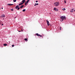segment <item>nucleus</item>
<instances>
[{
  "mask_svg": "<svg viewBox=\"0 0 75 75\" xmlns=\"http://www.w3.org/2000/svg\"><path fill=\"white\" fill-rule=\"evenodd\" d=\"M60 18L61 19V20H60L61 21H63L64 20H66V17H65V16H61Z\"/></svg>",
  "mask_w": 75,
  "mask_h": 75,
  "instance_id": "nucleus-1",
  "label": "nucleus"
},
{
  "mask_svg": "<svg viewBox=\"0 0 75 75\" xmlns=\"http://www.w3.org/2000/svg\"><path fill=\"white\" fill-rule=\"evenodd\" d=\"M59 2H57L54 3V5L55 6H56V7H57V6H59Z\"/></svg>",
  "mask_w": 75,
  "mask_h": 75,
  "instance_id": "nucleus-2",
  "label": "nucleus"
},
{
  "mask_svg": "<svg viewBox=\"0 0 75 75\" xmlns=\"http://www.w3.org/2000/svg\"><path fill=\"white\" fill-rule=\"evenodd\" d=\"M19 7V6L17 5L15 7V8L16 9H17L18 10H20V7Z\"/></svg>",
  "mask_w": 75,
  "mask_h": 75,
  "instance_id": "nucleus-3",
  "label": "nucleus"
},
{
  "mask_svg": "<svg viewBox=\"0 0 75 75\" xmlns=\"http://www.w3.org/2000/svg\"><path fill=\"white\" fill-rule=\"evenodd\" d=\"M46 22L47 23V25H48V26L50 25V23L49 22V21L47 20L46 21Z\"/></svg>",
  "mask_w": 75,
  "mask_h": 75,
  "instance_id": "nucleus-4",
  "label": "nucleus"
},
{
  "mask_svg": "<svg viewBox=\"0 0 75 75\" xmlns=\"http://www.w3.org/2000/svg\"><path fill=\"white\" fill-rule=\"evenodd\" d=\"M54 10H55L56 11H58V9L56 8H54Z\"/></svg>",
  "mask_w": 75,
  "mask_h": 75,
  "instance_id": "nucleus-5",
  "label": "nucleus"
},
{
  "mask_svg": "<svg viewBox=\"0 0 75 75\" xmlns=\"http://www.w3.org/2000/svg\"><path fill=\"white\" fill-rule=\"evenodd\" d=\"M1 18H3V17H5V15L3 14L2 15H1Z\"/></svg>",
  "mask_w": 75,
  "mask_h": 75,
  "instance_id": "nucleus-6",
  "label": "nucleus"
},
{
  "mask_svg": "<svg viewBox=\"0 0 75 75\" xmlns=\"http://www.w3.org/2000/svg\"><path fill=\"white\" fill-rule=\"evenodd\" d=\"M25 0H23L22 1V2H23V3H24L25 2Z\"/></svg>",
  "mask_w": 75,
  "mask_h": 75,
  "instance_id": "nucleus-7",
  "label": "nucleus"
},
{
  "mask_svg": "<svg viewBox=\"0 0 75 75\" xmlns=\"http://www.w3.org/2000/svg\"><path fill=\"white\" fill-rule=\"evenodd\" d=\"M8 6H12L13 5V4H8Z\"/></svg>",
  "mask_w": 75,
  "mask_h": 75,
  "instance_id": "nucleus-8",
  "label": "nucleus"
},
{
  "mask_svg": "<svg viewBox=\"0 0 75 75\" xmlns=\"http://www.w3.org/2000/svg\"><path fill=\"white\" fill-rule=\"evenodd\" d=\"M36 5H38V3H35V4L34 5V6H36Z\"/></svg>",
  "mask_w": 75,
  "mask_h": 75,
  "instance_id": "nucleus-9",
  "label": "nucleus"
},
{
  "mask_svg": "<svg viewBox=\"0 0 75 75\" xmlns=\"http://www.w3.org/2000/svg\"><path fill=\"white\" fill-rule=\"evenodd\" d=\"M36 35H37V36H40V35L38 34V33H36Z\"/></svg>",
  "mask_w": 75,
  "mask_h": 75,
  "instance_id": "nucleus-10",
  "label": "nucleus"
},
{
  "mask_svg": "<svg viewBox=\"0 0 75 75\" xmlns=\"http://www.w3.org/2000/svg\"><path fill=\"white\" fill-rule=\"evenodd\" d=\"M23 7H24V5H23L22 6H21L20 7V8H23Z\"/></svg>",
  "mask_w": 75,
  "mask_h": 75,
  "instance_id": "nucleus-11",
  "label": "nucleus"
},
{
  "mask_svg": "<svg viewBox=\"0 0 75 75\" xmlns=\"http://www.w3.org/2000/svg\"><path fill=\"white\" fill-rule=\"evenodd\" d=\"M73 10H74V9H72V10L70 12L71 13H73Z\"/></svg>",
  "mask_w": 75,
  "mask_h": 75,
  "instance_id": "nucleus-12",
  "label": "nucleus"
},
{
  "mask_svg": "<svg viewBox=\"0 0 75 75\" xmlns=\"http://www.w3.org/2000/svg\"><path fill=\"white\" fill-rule=\"evenodd\" d=\"M29 1H30V0H27V2H26V3H28Z\"/></svg>",
  "mask_w": 75,
  "mask_h": 75,
  "instance_id": "nucleus-13",
  "label": "nucleus"
},
{
  "mask_svg": "<svg viewBox=\"0 0 75 75\" xmlns=\"http://www.w3.org/2000/svg\"><path fill=\"white\" fill-rule=\"evenodd\" d=\"M23 12H24V11H25V9H24L23 10Z\"/></svg>",
  "mask_w": 75,
  "mask_h": 75,
  "instance_id": "nucleus-14",
  "label": "nucleus"
},
{
  "mask_svg": "<svg viewBox=\"0 0 75 75\" xmlns=\"http://www.w3.org/2000/svg\"><path fill=\"white\" fill-rule=\"evenodd\" d=\"M7 45V44H4V46H6Z\"/></svg>",
  "mask_w": 75,
  "mask_h": 75,
  "instance_id": "nucleus-15",
  "label": "nucleus"
},
{
  "mask_svg": "<svg viewBox=\"0 0 75 75\" xmlns=\"http://www.w3.org/2000/svg\"><path fill=\"white\" fill-rule=\"evenodd\" d=\"M24 40L25 41H27V38H25Z\"/></svg>",
  "mask_w": 75,
  "mask_h": 75,
  "instance_id": "nucleus-16",
  "label": "nucleus"
},
{
  "mask_svg": "<svg viewBox=\"0 0 75 75\" xmlns=\"http://www.w3.org/2000/svg\"><path fill=\"white\" fill-rule=\"evenodd\" d=\"M66 9L65 8H64L63 9V10L64 11V10H65Z\"/></svg>",
  "mask_w": 75,
  "mask_h": 75,
  "instance_id": "nucleus-17",
  "label": "nucleus"
},
{
  "mask_svg": "<svg viewBox=\"0 0 75 75\" xmlns=\"http://www.w3.org/2000/svg\"><path fill=\"white\" fill-rule=\"evenodd\" d=\"M64 2L65 3H66V0H64Z\"/></svg>",
  "mask_w": 75,
  "mask_h": 75,
  "instance_id": "nucleus-18",
  "label": "nucleus"
},
{
  "mask_svg": "<svg viewBox=\"0 0 75 75\" xmlns=\"http://www.w3.org/2000/svg\"><path fill=\"white\" fill-rule=\"evenodd\" d=\"M16 0H13V2H16Z\"/></svg>",
  "mask_w": 75,
  "mask_h": 75,
  "instance_id": "nucleus-19",
  "label": "nucleus"
},
{
  "mask_svg": "<svg viewBox=\"0 0 75 75\" xmlns=\"http://www.w3.org/2000/svg\"><path fill=\"white\" fill-rule=\"evenodd\" d=\"M12 47H14V45H12Z\"/></svg>",
  "mask_w": 75,
  "mask_h": 75,
  "instance_id": "nucleus-20",
  "label": "nucleus"
},
{
  "mask_svg": "<svg viewBox=\"0 0 75 75\" xmlns=\"http://www.w3.org/2000/svg\"><path fill=\"white\" fill-rule=\"evenodd\" d=\"M24 3L23 2L22 3H21V4H23Z\"/></svg>",
  "mask_w": 75,
  "mask_h": 75,
  "instance_id": "nucleus-21",
  "label": "nucleus"
},
{
  "mask_svg": "<svg viewBox=\"0 0 75 75\" xmlns=\"http://www.w3.org/2000/svg\"><path fill=\"white\" fill-rule=\"evenodd\" d=\"M60 30H61V27H60Z\"/></svg>",
  "mask_w": 75,
  "mask_h": 75,
  "instance_id": "nucleus-22",
  "label": "nucleus"
},
{
  "mask_svg": "<svg viewBox=\"0 0 75 75\" xmlns=\"http://www.w3.org/2000/svg\"><path fill=\"white\" fill-rule=\"evenodd\" d=\"M39 36H40V37H42V36L40 35Z\"/></svg>",
  "mask_w": 75,
  "mask_h": 75,
  "instance_id": "nucleus-23",
  "label": "nucleus"
},
{
  "mask_svg": "<svg viewBox=\"0 0 75 75\" xmlns=\"http://www.w3.org/2000/svg\"><path fill=\"white\" fill-rule=\"evenodd\" d=\"M27 4V2L26 3H25V5H26V4Z\"/></svg>",
  "mask_w": 75,
  "mask_h": 75,
  "instance_id": "nucleus-24",
  "label": "nucleus"
},
{
  "mask_svg": "<svg viewBox=\"0 0 75 75\" xmlns=\"http://www.w3.org/2000/svg\"><path fill=\"white\" fill-rule=\"evenodd\" d=\"M11 11H13V9H11Z\"/></svg>",
  "mask_w": 75,
  "mask_h": 75,
  "instance_id": "nucleus-25",
  "label": "nucleus"
},
{
  "mask_svg": "<svg viewBox=\"0 0 75 75\" xmlns=\"http://www.w3.org/2000/svg\"><path fill=\"white\" fill-rule=\"evenodd\" d=\"M20 5H21V4H19V6H20Z\"/></svg>",
  "mask_w": 75,
  "mask_h": 75,
  "instance_id": "nucleus-26",
  "label": "nucleus"
},
{
  "mask_svg": "<svg viewBox=\"0 0 75 75\" xmlns=\"http://www.w3.org/2000/svg\"><path fill=\"white\" fill-rule=\"evenodd\" d=\"M36 3H37V2H38V1H36Z\"/></svg>",
  "mask_w": 75,
  "mask_h": 75,
  "instance_id": "nucleus-27",
  "label": "nucleus"
},
{
  "mask_svg": "<svg viewBox=\"0 0 75 75\" xmlns=\"http://www.w3.org/2000/svg\"><path fill=\"white\" fill-rule=\"evenodd\" d=\"M18 32H21V31H20V30H19L18 31Z\"/></svg>",
  "mask_w": 75,
  "mask_h": 75,
  "instance_id": "nucleus-28",
  "label": "nucleus"
},
{
  "mask_svg": "<svg viewBox=\"0 0 75 75\" xmlns=\"http://www.w3.org/2000/svg\"><path fill=\"white\" fill-rule=\"evenodd\" d=\"M2 25H3V24H2Z\"/></svg>",
  "mask_w": 75,
  "mask_h": 75,
  "instance_id": "nucleus-29",
  "label": "nucleus"
},
{
  "mask_svg": "<svg viewBox=\"0 0 75 75\" xmlns=\"http://www.w3.org/2000/svg\"><path fill=\"white\" fill-rule=\"evenodd\" d=\"M3 8H1V9H3Z\"/></svg>",
  "mask_w": 75,
  "mask_h": 75,
  "instance_id": "nucleus-30",
  "label": "nucleus"
},
{
  "mask_svg": "<svg viewBox=\"0 0 75 75\" xmlns=\"http://www.w3.org/2000/svg\"><path fill=\"white\" fill-rule=\"evenodd\" d=\"M23 31V30H22L21 31Z\"/></svg>",
  "mask_w": 75,
  "mask_h": 75,
  "instance_id": "nucleus-31",
  "label": "nucleus"
},
{
  "mask_svg": "<svg viewBox=\"0 0 75 75\" xmlns=\"http://www.w3.org/2000/svg\"><path fill=\"white\" fill-rule=\"evenodd\" d=\"M0 9H1V8H0Z\"/></svg>",
  "mask_w": 75,
  "mask_h": 75,
  "instance_id": "nucleus-32",
  "label": "nucleus"
}]
</instances>
